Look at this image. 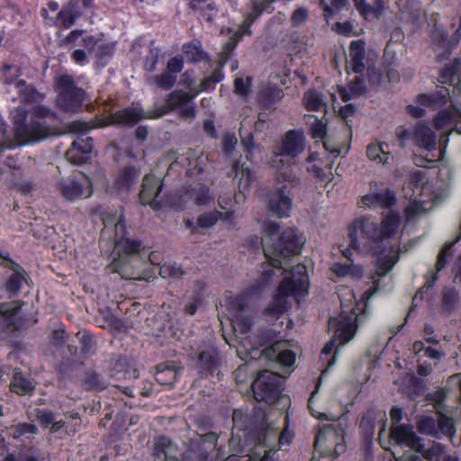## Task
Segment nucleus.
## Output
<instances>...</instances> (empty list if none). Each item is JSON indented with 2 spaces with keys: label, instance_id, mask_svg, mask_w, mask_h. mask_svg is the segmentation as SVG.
<instances>
[{
  "label": "nucleus",
  "instance_id": "64",
  "mask_svg": "<svg viewBox=\"0 0 461 461\" xmlns=\"http://www.w3.org/2000/svg\"><path fill=\"white\" fill-rule=\"evenodd\" d=\"M219 219L224 223V225L228 229H233L236 227V216L233 211H226L224 212H220Z\"/></svg>",
  "mask_w": 461,
  "mask_h": 461
},
{
  "label": "nucleus",
  "instance_id": "24",
  "mask_svg": "<svg viewBox=\"0 0 461 461\" xmlns=\"http://www.w3.org/2000/svg\"><path fill=\"white\" fill-rule=\"evenodd\" d=\"M366 50L363 41H353L349 46L348 58L347 59V69L355 74L361 75L366 69Z\"/></svg>",
  "mask_w": 461,
  "mask_h": 461
},
{
  "label": "nucleus",
  "instance_id": "15",
  "mask_svg": "<svg viewBox=\"0 0 461 461\" xmlns=\"http://www.w3.org/2000/svg\"><path fill=\"white\" fill-rule=\"evenodd\" d=\"M433 122L435 128L447 135L445 138L453 131L461 134V97L454 94L451 104L438 111Z\"/></svg>",
  "mask_w": 461,
  "mask_h": 461
},
{
  "label": "nucleus",
  "instance_id": "52",
  "mask_svg": "<svg viewBox=\"0 0 461 461\" xmlns=\"http://www.w3.org/2000/svg\"><path fill=\"white\" fill-rule=\"evenodd\" d=\"M92 155L85 154L84 151L71 146V148L66 152V158L72 164L79 165L88 162L92 159Z\"/></svg>",
  "mask_w": 461,
  "mask_h": 461
},
{
  "label": "nucleus",
  "instance_id": "58",
  "mask_svg": "<svg viewBox=\"0 0 461 461\" xmlns=\"http://www.w3.org/2000/svg\"><path fill=\"white\" fill-rule=\"evenodd\" d=\"M251 77H248L246 80L242 77H237L234 82L235 93L240 95H247L250 91Z\"/></svg>",
  "mask_w": 461,
  "mask_h": 461
},
{
  "label": "nucleus",
  "instance_id": "59",
  "mask_svg": "<svg viewBox=\"0 0 461 461\" xmlns=\"http://www.w3.org/2000/svg\"><path fill=\"white\" fill-rule=\"evenodd\" d=\"M367 77L369 84L377 88L382 85L383 82V74L381 70L375 67H368L367 68Z\"/></svg>",
  "mask_w": 461,
  "mask_h": 461
},
{
  "label": "nucleus",
  "instance_id": "28",
  "mask_svg": "<svg viewBox=\"0 0 461 461\" xmlns=\"http://www.w3.org/2000/svg\"><path fill=\"white\" fill-rule=\"evenodd\" d=\"M10 273L6 282V290L11 295H14L20 292L23 285L30 286V278L26 271L18 264L10 262Z\"/></svg>",
  "mask_w": 461,
  "mask_h": 461
},
{
  "label": "nucleus",
  "instance_id": "48",
  "mask_svg": "<svg viewBox=\"0 0 461 461\" xmlns=\"http://www.w3.org/2000/svg\"><path fill=\"white\" fill-rule=\"evenodd\" d=\"M437 426L438 429V436L442 434L445 436L453 437L456 433L453 420L444 415L440 411L438 412Z\"/></svg>",
  "mask_w": 461,
  "mask_h": 461
},
{
  "label": "nucleus",
  "instance_id": "37",
  "mask_svg": "<svg viewBox=\"0 0 461 461\" xmlns=\"http://www.w3.org/2000/svg\"><path fill=\"white\" fill-rule=\"evenodd\" d=\"M140 177V172L132 167L124 168L117 176L115 185L120 191H126L134 185Z\"/></svg>",
  "mask_w": 461,
  "mask_h": 461
},
{
  "label": "nucleus",
  "instance_id": "3",
  "mask_svg": "<svg viewBox=\"0 0 461 461\" xmlns=\"http://www.w3.org/2000/svg\"><path fill=\"white\" fill-rule=\"evenodd\" d=\"M223 79L221 69H216L210 77L204 78L197 88L191 89V93L182 90L171 92L167 98V104L158 111L145 113L139 106H131L112 113L104 125H134L140 120L157 119L167 114L169 111L176 110L185 121L192 122L195 117V106L193 99L201 92L211 90Z\"/></svg>",
  "mask_w": 461,
  "mask_h": 461
},
{
  "label": "nucleus",
  "instance_id": "11",
  "mask_svg": "<svg viewBox=\"0 0 461 461\" xmlns=\"http://www.w3.org/2000/svg\"><path fill=\"white\" fill-rule=\"evenodd\" d=\"M232 420L233 429L236 432H232V437L229 440L230 447H232L240 443H243L246 447L253 445L248 452L244 448L240 450V453L249 456L248 461H268L270 451L261 443V436L259 434L255 435L252 429H249V427L245 425L248 417L241 411L235 410Z\"/></svg>",
  "mask_w": 461,
  "mask_h": 461
},
{
  "label": "nucleus",
  "instance_id": "35",
  "mask_svg": "<svg viewBox=\"0 0 461 461\" xmlns=\"http://www.w3.org/2000/svg\"><path fill=\"white\" fill-rule=\"evenodd\" d=\"M366 92L365 81L357 76L350 81L348 87H339V93L344 102H348L355 97H359Z\"/></svg>",
  "mask_w": 461,
  "mask_h": 461
},
{
  "label": "nucleus",
  "instance_id": "42",
  "mask_svg": "<svg viewBox=\"0 0 461 461\" xmlns=\"http://www.w3.org/2000/svg\"><path fill=\"white\" fill-rule=\"evenodd\" d=\"M10 388L13 392L20 395H24L32 393L34 389V386L32 383L24 377L22 373L15 372L13 381L10 384Z\"/></svg>",
  "mask_w": 461,
  "mask_h": 461
},
{
  "label": "nucleus",
  "instance_id": "33",
  "mask_svg": "<svg viewBox=\"0 0 461 461\" xmlns=\"http://www.w3.org/2000/svg\"><path fill=\"white\" fill-rule=\"evenodd\" d=\"M77 0H70L59 12L57 20L64 28H70L75 24L77 20L82 15L78 10Z\"/></svg>",
  "mask_w": 461,
  "mask_h": 461
},
{
  "label": "nucleus",
  "instance_id": "16",
  "mask_svg": "<svg viewBox=\"0 0 461 461\" xmlns=\"http://www.w3.org/2000/svg\"><path fill=\"white\" fill-rule=\"evenodd\" d=\"M59 104L63 110L72 112L80 106L86 97L85 92L78 88L70 76H60L57 80Z\"/></svg>",
  "mask_w": 461,
  "mask_h": 461
},
{
  "label": "nucleus",
  "instance_id": "47",
  "mask_svg": "<svg viewBox=\"0 0 461 461\" xmlns=\"http://www.w3.org/2000/svg\"><path fill=\"white\" fill-rule=\"evenodd\" d=\"M348 5V0H331L330 5L321 0V5L323 9V16L326 21L331 19L336 14L343 10Z\"/></svg>",
  "mask_w": 461,
  "mask_h": 461
},
{
  "label": "nucleus",
  "instance_id": "44",
  "mask_svg": "<svg viewBox=\"0 0 461 461\" xmlns=\"http://www.w3.org/2000/svg\"><path fill=\"white\" fill-rule=\"evenodd\" d=\"M283 97V91L275 86H267L259 94V101L268 107L281 101Z\"/></svg>",
  "mask_w": 461,
  "mask_h": 461
},
{
  "label": "nucleus",
  "instance_id": "49",
  "mask_svg": "<svg viewBox=\"0 0 461 461\" xmlns=\"http://www.w3.org/2000/svg\"><path fill=\"white\" fill-rule=\"evenodd\" d=\"M240 136L241 139V145L246 152V158L248 160L252 159L253 150L255 149L254 139L251 132L245 131L244 122H240Z\"/></svg>",
  "mask_w": 461,
  "mask_h": 461
},
{
  "label": "nucleus",
  "instance_id": "8",
  "mask_svg": "<svg viewBox=\"0 0 461 461\" xmlns=\"http://www.w3.org/2000/svg\"><path fill=\"white\" fill-rule=\"evenodd\" d=\"M16 137L23 144L34 143L48 138L52 133L46 119L52 116L44 106L35 107L29 114L24 107L19 106L11 113Z\"/></svg>",
  "mask_w": 461,
  "mask_h": 461
},
{
  "label": "nucleus",
  "instance_id": "43",
  "mask_svg": "<svg viewBox=\"0 0 461 461\" xmlns=\"http://www.w3.org/2000/svg\"><path fill=\"white\" fill-rule=\"evenodd\" d=\"M460 304L458 294L453 289H446L443 292L442 312L447 314H452Z\"/></svg>",
  "mask_w": 461,
  "mask_h": 461
},
{
  "label": "nucleus",
  "instance_id": "51",
  "mask_svg": "<svg viewBox=\"0 0 461 461\" xmlns=\"http://www.w3.org/2000/svg\"><path fill=\"white\" fill-rule=\"evenodd\" d=\"M185 272L182 267L176 263H165L160 266L159 275L163 278L178 279L184 276Z\"/></svg>",
  "mask_w": 461,
  "mask_h": 461
},
{
  "label": "nucleus",
  "instance_id": "7",
  "mask_svg": "<svg viewBox=\"0 0 461 461\" xmlns=\"http://www.w3.org/2000/svg\"><path fill=\"white\" fill-rule=\"evenodd\" d=\"M228 318L230 321L233 330L237 333L240 347L238 354L242 358V354L246 357L255 358L253 353L267 342L266 337L256 338L252 334H248L252 326L251 310L245 303L243 297H235L230 299L227 305Z\"/></svg>",
  "mask_w": 461,
  "mask_h": 461
},
{
  "label": "nucleus",
  "instance_id": "56",
  "mask_svg": "<svg viewBox=\"0 0 461 461\" xmlns=\"http://www.w3.org/2000/svg\"><path fill=\"white\" fill-rule=\"evenodd\" d=\"M219 217L220 212L218 211L205 212L199 216L197 223L202 228H210L218 221Z\"/></svg>",
  "mask_w": 461,
  "mask_h": 461
},
{
  "label": "nucleus",
  "instance_id": "20",
  "mask_svg": "<svg viewBox=\"0 0 461 461\" xmlns=\"http://www.w3.org/2000/svg\"><path fill=\"white\" fill-rule=\"evenodd\" d=\"M162 189V183L159 178L153 175H146L142 181V189L140 193V200L142 204H149L153 209L160 207L157 200Z\"/></svg>",
  "mask_w": 461,
  "mask_h": 461
},
{
  "label": "nucleus",
  "instance_id": "26",
  "mask_svg": "<svg viewBox=\"0 0 461 461\" xmlns=\"http://www.w3.org/2000/svg\"><path fill=\"white\" fill-rule=\"evenodd\" d=\"M366 157L377 166L391 165L393 160L390 145L385 141L379 140H375L367 145Z\"/></svg>",
  "mask_w": 461,
  "mask_h": 461
},
{
  "label": "nucleus",
  "instance_id": "60",
  "mask_svg": "<svg viewBox=\"0 0 461 461\" xmlns=\"http://www.w3.org/2000/svg\"><path fill=\"white\" fill-rule=\"evenodd\" d=\"M331 269L338 276H347L349 275H353V273L357 269V267L353 266L351 264L348 265V264L335 263L332 266Z\"/></svg>",
  "mask_w": 461,
  "mask_h": 461
},
{
  "label": "nucleus",
  "instance_id": "54",
  "mask_svg": "<svg viewBox=\"0 0 461 461\" xmlns=\"http://www.w3.org/2000/svg\"><path fill=\"white\" fill-rule=\"evenodd\" d=\"M114 50L113 44L100 42L96 48H94V55L100 62H106V59L110 58Z\"/></svg>",
  "mask_w": 461,
  "mask_h": 461
},
{
  "label": "nucleus",
  "instance_id": "21",
  "mask_svg": "<svg viewBox=\"0 0 461 461\" xmlns=\"http://www.w3.org/2000/svg\"><path fill=\"white\" fill-rule=\"evenodd\" d=\"M68 129L70 132L77 133L78 136L73 141L72 146L81 149L85 154L93 156V139L91 137H85V133L94 128L90 122L83 121H74L68 124Z\"/></svg>",
  "mask_w": 461,
  "mask_h": 461
},
{
  "label": "nucleus",
  "instance_id": "34",
  "mask_svg": "<svg viewBox=\"0 0 461 461\" xmlns=\"http://www.w3.org/2000/svg\"><path fill=\"white\" fill-rule=\"evenodd\" d=\"M443 77L454 84L453 95L461 97V57L455 59L452 64L444 68Z\"/></svg>",
  "mask_w": 461,
  "mask_h": 461
},
{
  "label": "nucleus",
  "instance_id": "6",
  "mask_svg": "<svg viewBox=\"0 0 461 461\" xmlns=\"http://www.w3.org/2000/svg\"><path fill=\"white\" fill-rule=\"evenodd\" d=\"M392 441L410 448V452L404 455L406 461H457L456 457L447 454L443 444L435 441L425 444L411 426L393 427Z\"/></svg>",
  "mask_w": 461,
  "mask_h": 461
},
{
  "label": "nucleus",
  "instance_id": "12",
  "mask_svg": "<svg viewBox=\"0 0 461 461\" xmlns=\"http://www.w3.org/2000/svg\"><path fill=\"white\" fill-rule=\"evenodd\" d=\"M409 187L412 190L410 195L409 203L404 209V217L406 224L415 221L420 216L426 212L425 203L430 199L426 194L429 191L430 186L425 181L424 172L421 170L414 171L411 175Z\"/></svg>",
  "mask_w": 461,
  "mask_h": 461
},
{
  "label": "nucleus",
  "instance_id": "32",
  "mask_svg": "<svg viewBox=\"0 0 461 461\" xmlns=\"http://www.w3.org/2000/svg\"><path fill=\"white\" fill-rule=\"evenodd\" d=\"M449 92L447 89L438 91L431 95H420L417 96V102L420 105L428 106L433 110H441L447 104L448 101L451 102Z\"/></svg>",
  "mask_w": 461,
  "mask_h": 461
},
{
  "label": "nucleus",
  "instance_id": "45",
  "mask_svg": "<svg viewBox=\"0 0 461 461\" xmlns=\"http://www.w3.org/2000/svg\"><path fill=\"white\" fill-rule=\"evenodd\" d=\"M417 429L421 434L438 437L437 421L432 417L421 416L417 421Z\"/></svg>",
  "mask_w": 461,
  "mask_h": 461
},
{
  "label": "nucleus",
  "instance_id": "36",
  "mask_svg": "<svg viewBox=\"0 0 461 461\" xmlns=\"http://www.w3.org/2000/svg\"><path fill=\"white\" fill-rule=\"evenodd\" d=\"M189 6L207 22H212L217 14L216 6L211 0H189Z\"/></svg>",
  "mask_w": 461,
  "mask_h": 461
},
{
  "label": "nucleus",
  "instance_id": "17",
  "mask_svg": "<svg viewBox=\"0 0 461 461\" xmlns=\"http://www.w3.org/2000/svg\"><path fill=\"white\" fill-rule=\"evenodd\" d=\"M58 188L64 199L73 202L82 197H89L93 193L92 181L81 172L75 173L68 179L58 184Z\"/></svg>",
  "mask_w": 461,
  "mask_h": 461
},
{
  "label": "nucleus",
  "instance_id": "30",
  "mask_svg": "<svg viewBox=\"0 0 461 461\" xmlns=\"http://www.w3.org/2000/svg\"><path fill=\"white\" fill-rule=\"evenodd\" d=\"M12 69V67L9 65H5L3 68L5 77L3 78V83L8 87V91L12 92L13 90L16 91L18 97L23 101H29L33 95V91L29 88L26 82L23 79H18L17 74L14 77L7 76V73Z\"/></svg>",
  "mask_w": 461,
  "mask_h": 461
},
{
  "label": "nucleus",
  "instance_id": "57",
  "mask_svg": "<svg viewBox=\"0 0 461 461\" xmlns=\"http://www.w3.org/2000/svg\"><path fill=\"white\" fill-rule=\"evenodd\" d=\"M308 10L304 7L296 8L291 15V23L294 27L303 24L308 19Z\"/></svg>",
  "mask_w": 461,
  "mask_h": 461
},
{
  "label": "nucleus",
  "instance_id": "14",
  "mask_svg": "<svg viewBox=\"0 0 461 461\" xmlns=\"http://www.w3.org/2000/svg\"><path fill=\"white\" fill-rule=\"evenodd\" d=\"M315 450L321 456H338L344 451V432L341 429H337V425L324 426L320 429L315 437Z\"/></svg>",
  "mask_w": 461,
  "mask_h": 461
},
{
  "label": "nucleus",
  "instance_id": "62",
  "mask_svg": "<svg viewBox=\"0 0 461 461\" xmlns=\"http://www.w3.org/2000/svg\"><path fill=\"white\" fill-rule=\"evenodd\" d=\"M315 393L316 392H313L309 399V402H308V406H309V409H310V411L312 413V416H314L315 418L319 419V420H337V417L335 415H329L328 413H325V412H320V411H316L313 408V404H314V397H315Z\"/></svg>",
  "mask_w": 461,
  "mask_h": 461
},
{
  "label": "nucleus",
  "instance_id": "41",
  "mask_svg": "<svg viewBox=\"0 0 461 461\" xmlns=\"http://www.w3.org/2000/svg\"><path fill=\"white\" fill-rule=\"evenodd\" d=\"M177 371L169 366L159 365L157 367L155 379L158 383L164 385H172L177 380Z\"/></svg>",
  "mask_w": 461,
  "mask_h": 461
},
{
  "label": "nucleus",
  "instance_id": "63",
  "mask_svg": "<svg viewBox=\"0 0 461 461\" xmlns=\"http://www.w3.org/2000/svg\"><path fill=\"white\" fill-rule=\"evenodd\" d=\"M456 240L447 243L444 248L441 249V251L438 254V260L436 263V269L437 273L439 272L441 269L444 268L447 263V254L451 249L452 246L456 243Z\"/></svg>",
  "mask_w": 461,
  "mask_h": 461
},
{
  "label": "nucleus",
  "instance_id": "39",
  "mask_svg": "<svg viewBox=\"0 0 461 461\" xmlns=\"http://www.w3.org/2000/svg\"><path fill=\"white\" fill-rule=\"evenodd\" d=\"M182 50L188 62L198 63L206 58V53L203 50L202 43L198 40L184 44Z\"/></svg>",
  "mask_w": 461,
  "mask_h": 461
},
{
  "label": "nucleus",
  "instance_id": "10",
  "mask_svg": "<svg viewBox=\"0 0 461 461\" xmlns=\"http://www.w3.org/2000/svg\"><path fill=\"white\" fill-rule=\"evenodd\" d=\"M346 301L344 297L340 298L341 313L339 318H331L329 321V329L333 331L334 335L333 338L325 344L321 354L325 356L330 355L335 347L336 351L332 359L329 361L328 368L334 365L339 347L348 343L353 339L357 332L358 314L356 312L355 307L348 308V311Z\"/></svg>",
  "mask_w": 461,
  "mask_h": 461
},
{
  "label": "nucleus",
  "instance_id": "9",
  "mask_svg": "<svg viewBox=\"0 0 461 461\" xmlns=\"http://www.w3.org/2000/svg\"><path fill=\"white\" fill-rule=\"evenodd\" d=\"M305 137L302 131H289L282 144L273 150L271 167L276 170V180L278 182H288L293 185L297 181L296 174L292 166L294 165V158L305 149Z\"/></svg>",
  "mask_w": 461,
  "mask_h": 461
},
{
  "label": "nucleus",
  "instance_id": "18",
  "mask_svg": "<svg viewBox=\"0 0 461 461\" xmlns=\"http://www.w3.org/2000/svg\"><path fill=\"white\" fill-rule=\"evenodd\" d=\"M249 429H252L255 435L259 434L261 436V443L270 452L275 449L277 441L280 445L288 444L290 442V434L286 432L280 434L281 428L269 424L266 416H264L263 421L259 426H253L249 428Z\"/></svg>",
  "mask_w": 461,
  "mask_h": 461
},
{
  "label": "nucleus",
  "instance_id": "25",
  "mask_svg": "<svg viewBox=\"0 0 461 461\" xmlns=\"http://www.w3.org/2000/svg\"><path fill=\"white\" fill-rule=\"evenodd\" d=\"M261 355L269 360L278 362L284 366H292L295 361V354L285 348V343L282 341L275 342L269 348H265Z\"/></svg>",
  "mask_w": 461,
  "mask_h": 461
},
{
  "label": "nucleus",
  "instance_id": "1",
  "mask_svg": "<svg viewBox=\"0 0 461 461\" xmlns=\"http://www.w3.org/2000/svg\"><path fill=\"white\" fill-rule=\"evenodd\" d=\"M393 192L386 189L381 193H370L362 197V206L389 209L381 225L370 217L356 219L348 228L349 246L363 254L380 255L376 262L375 276L372 285L360 296L366 308L370 298L380 289V282L398 262L400 251L397 246H388L389 239L397 233L401 217L391 208L395 204ZM366 309H364V312Z\"/></svg>",
  "mask_w": 461,
  "mask_h": 461
},
{
  "label": "nucleus",
  "instance_id": "31",
  "mask_svg": "<svg viewBox=\"0 0 461 461\" xmlns=\"http://www.w3.org/2000/svg\"><path fill=\"white\" fill-rule=\"evenodd\" d=\"M235 176L238 179L239 193L235 194V200L240 203L245 198V192L249 188L254 179V175L249 166L245 163L237 162L233 167Z\"/></svg>",
  "mask_w": 461,
  "mask_h": 461
},
{
  "label": "nucleus",
  "instance_id": "50",
  "mask_svg": "<svg viewBox=\"0 0 461 461\" xmlns=\"http://www.w3.org/2000/svg\"><path fill=\"white\" fill-rule=\"evenodd\" d=\"M353 2L357 10L365 19H367L372 14L377 17L382 13V3L380 0L376 1L377 7L375 8L366 5V0H353Z\"/></svg>",
  "mask_w": 461,
  "mask_h": 461
},
{
  "label": "nucleus",
  "instance_id": "22",
  "mask_svg": "<svg viewBox=\"0 0 461 461\" xmlns=\"http://www.w3.org/2000/svg\"><path fill=\"white\" fill-rule=\"evenodd\" d=\"M287 185L277 188L269 198L268 209L279 218L288 217L290 215L293 200L286 194Z\"/></svg>",
  "mask_w": 461,
  "mask_h": 461
},
{
  "label": "nucleus",
  "instance_id": "27",
  "mask_svg": "<svg viewBox=\"0 0 461 461\" xmlns=\"http://www.w3.org/2000/svg\"><path fill=\"white\" fill-rule=\"evenodd\" d=\"M305 118L306 123L311 130L312 137L315 140H323V146L329 152L335 154L336 156L339 155V146H330L329 140H326L327 125L323 119H319L314 115H308Z\"/></svg>",
  "mask_w": 461,
  "mask_h": 461
},
{
  "label": "nucleus",
  "instance_id": "23",
  "mask_svg": "<svg viewBox=\"0 0 461 461\" xmlns=\"http://www.w3.org/2000/svg\"><path fill=\"white\" fill-rule=\"evenodd\" d=\"M21 307L22 303L19 301L0 303V336L11 329L17 330L23 327L20 321L12 319Z\"/></svg>",
  "mask_w": 461,
  "mask_h": 461
},
{
  "label": "nucleus",
  "instance_id": "46",
  "mask_svg": "<svg viewBox=\"0 0 461 461\" xmlns=\"http://www.w3.org/2000/svg\"><path fill=\"white\" fill-rule=\"evenodd\" d=\"M303 103L307 110L318 111L325 107V103L321 95L314 90H309L304 94Z\"/></svg>",
  "mask_w": 461,
  "mask_h": 461
},
{
  "label": "nucleus",
  "instance_id": "29",
  "mask_svg": "<svg viewBox=\"0 0 461 461\" xmlns=\"http://www.w3.org/2000/svg\"><path fill=\"white\" fill-rule=\"evenodd\" d=\"M180 199L184 203L193 201L197 205H204L212 201L213 197L208 186L197 183L194 185L187 186L185 193L180 195Z\"/></svg>",
  "mask_w": 461,
  "mask_h": 461
},
{
  "label": "nucleus",
  "instance_id": "2",
  "mask_svg": "<svg viewBox=\"0 0 461 461\" xmlns=\"http://www.w3.org/2000/svg\"><path fill=\"white\" fill-rule=\"evenodd\" d=\"M279 230V223L267 222L261 241L267 262L263 266L261 286L272 279L274 268L283 269L281 274H285L277 293L267 308V312L272 315H280L287 311L288 298L292 295L304 296L310 285L307 267L304 265L297 264L291 270L286 269L290 258L301 253L303 245L302 237L293 228L285 229L281 235Z\"/></svg>",
  "mask_w": 461,
  "mask_h": 461
},
{
  "label": "nucleus",
  "instance_id": "40",
  "mask_svg": "<svg viewBox=\"0 0 461 461\" xmlns=\"http://www.w3.org/2000/svg\"><path fill=\"white\" fill-rule=\"evenodd\" d=\"M37 420L43 429L50 426V432L55 433L64 426L63 420H57L56 415L49 410H39L37 412Z\"/></svg>",
  "mask_w": 461,
  "mask_h": 461
},
{
  "label": "nucleus",
  "instance_id": "19",
  "mask_svg": "<svg viewBox=\"0 0 461 461\" xmlns=\"http://www.w3.org/2000/svg\"><path fill=\"white\" fill-rule=\"evenodd\" d=\"M251 23H249L248 20L244 21L243 25L240 28L239 31L233 32L229 41L225 42L222 46V50L220 53L219 57V68L217 69L222 68L223 66L229 63L230 68L231 71H235L239 68V62L237 59H230L233 50L236 48V45L240 41L243 35L250 34V31L249 30Z\"/></svg>",
  "mask_w": 461,
  "mask_h": 461
},
{
  "label": "nucleus",
  "instance_id": "38",
  "mask_svg": "<svg viewBox=\"0 0 461 461\" xmlns=\"http://www.w3.org/2000/svg\"><path fill=\"white\" fill-rule=\"evenodd\" d=\"M220 354L214 348H208L200 352L198 363L204 371L212 372L219 365Z\"/></svg>",
  "mask_w": 461,
  "mask_h": 461
},
{
  "label": "nucleus",
  "instance_id": "4",
  "mask_svg": "<svg viewBox=\"0 0 461 461\" xmlns=\"http://www.w3.org/2000/svg\"><path fill=\"white\" fill-rule=\"evenodd\" d=\"M104 224L105 229L114 225V249L118 257L112 263L111 271L118 273L125 279H143L140 273L135 272V268L140 264L138 254L144 249V247L140 240L131 239L126 233L122 212L114 218L104 217Z\"/></svg>",
  "mask_w": 461,
  "mask_h": 461
},
{
  "label": "nucleus",
  "instance_id": "55",
  "mask_svg": "<svg viewBox=\"0 0 461 461\" xmlns=\"http://www.w3.org/2000/svg\"><path fill=\"white\" fill-rule=\"evenodd\" d=\"M176 81V76L172 73L166 71L154 77L156 85L162 89L171 88Z\"/></svg>",
  "mask_w": 461,
  "mask_h": 461
},
{
  "label": "nucleus",
  "instance_id": "61",
  "mask_svg": "<svg viewBox=\"0 0 461 461\" xmlns=\"http://www.w3.org/2000/svg\"><path fill=\"white\" fill-rule=\"evenodd\" d=\"M183 67H184V59H183V57H181L179 55L175 56L174 58L170 59L167 64V71L172 73L173 75L179 73L183 69Z\"/></svg>",
  "mask_w": 461,
  "mask_h": 461
},
{
  "label": "nucleus",
  "instance_id": "13",
  "mask_svg": "<svg viewBox=\"0 0 461 461\" xmlns=\"http://www.w3.org/2000/svg\"><path fill=\"white\" fill-rule=\"evenodd\" d=\"M251 388L256 401L272 404L280 396L282 380L276 374L264 370L258 373L251 384Z\"/></svg>",
  "mask_w": 461,
  "mask_h": 461
},
{
  "label": "nucleus",
  "instance_id": "53",
  "mask_svg": "<svg viewBox=\"0 0 461 461\" xmlns=\"http://www.w3.org/2000/svg\"><path fill=\"white\" fill-rule=\"evenodd\" d=\"M12 436L14 438H20L26 434H37L38 429L32 423H19L18 425L13 426L11 428Z\"/></svg>",
  "mask_w": 461,
  "mask_h": 461
},
{
  "label": "nucleus",
  "instance_id": "5",
  "mask_svg": "<svg viewBox=\"0 0 461 461\" xmlns=\"http://www.w3.org/2000/svg\"><path fill=\"white\" fill-rule=\"evenodd\" d=\"M400 146L404 148L411 140L417 148L416 164L419 167H430L431 164L442 160L446 153L447 138L442 136L439 140V149L434 131L427 125L418 123L414 128L406 129L400 126L395 131Z\"/></svg>",
  "mask_w": 461,
  "mask_h": 461
}]
</instances>
